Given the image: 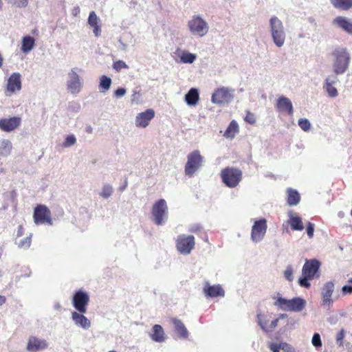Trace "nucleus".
I'll list each match as a JSON object with an SVG mask.
<instances>
[{
	"label": "nucleus",
	"instance_id": "obj_1",
	"mask_svg": "<svg viewBox=\"0 0 352 352\" xmlns=\"http://www.w3.org/2000/svg\"><path fill=\"white\" fill-rule=\"evenodd\" d=\"M332 69L336 76L344 74L349 68L351 54L346 47H337L331 54Z\"/></svg>",
	"mask_w": 352,
	"mask_h": 352
},
{
	"label": "nucleus",
	"instance_id": "obj_2",
	"mask_svg": "<svg viewBox=\"0 0 352 352\" xmlns=\"http://www.w3.org/2000/svg\"><path fill=\"white\" fill-rule=\"evenodd\" d=\"M320 265V262L316 258L306 259L302 268V276L298 280V285L302 287L309 288L311 287L309 280L319 277Z\"/></svg>",
	"mask_w": 352,
	"mask_h": 352
},
{
	"label": "nucleus",
	"instance_id": "obj_3",
	"mask_svg": "<svg viewBox=\"0 0 352 352\" xmlns=\"http://www.w3.org/2000/svg\"><path fill=\"white\" fill-rule=\"evenodd\" d=\"M269 31L274 44L277 47H281L286 41V31L283 22L276 15L269 19Z\"/></svg>",
	"mask_w": 352,
	"mask_h": 352
},
{
	"label": "nucleus",
	"instance_id": "obj_4",
	"mask_svg": "<svg viewBox=\"0 0 352 352\" xmlns=\"http://www.w3.org/2000/svg\"><path fill=\"white\" fill-rule=\"evenodd\" d=\"M190 33L195 36L203 37L209 32V24L201 14H194L187 22Z\"/></svg>",
	"mask_w": 352,
	"mask_h": 352
},
{
	"label": "nucleus",
	"instance_id": "obj_5",
	"mask_svg": "<svg viewBox=\"0 0 352 352\" xmlns=\"http://www.w3.org/2000/svg\"><path fill=\"white\" fill-rule=\"evenodd\" d=\"M152 220L157 226L164 225L168 215V209L166 201L160 199L155 202L151 210Z\"/></svg>",
	"mask_w": 352,
	"mask_h": 352
},
{
	"label": "nucleus",
	"instance_id": "obj_6",
	"mask_svg": "<svg viewBox=\"0 0 352 352\" xmlns=\"http://www.w3.org/2000/svg\"><path fill=\"white\" fill-rule=\"evenodd\" d=\"M222 182L228 188H235L242 179V171L236 168L226 167L221 170Z\"/></svg>",
	"mask_w": 352,
	"mask_h": 352
},
{
	"label": "nucleus",
	"instance_id": "obj_7",
	"mask_svg": "<svg viewBox=\"0 0 352 352\" xmlns=\"http://www.w3.org/2000/svg\"><path fill=\"white\" fill-rule=\"evenodd\" d=\"M235 90L228 87H220L214 90L211 96V102L218 105L227 104L234 98Z\"/></svg>",
	"mask_w": 352,
	"mask_h": 352
},
{
	"label": "nucleus",
	"instance_id": "obj_8",
	"mask_svg": "<svg viewBox=\"0 0 352 352\" xmlns=\"http://www.w3.org/2000/svg\"><path fill=\"white\" fill-rule=\"evenodd\" d=\"M175 245L181 254L188 255L195 248V237L192 235L179 234L176 239Z\"/></svg>",
	"mask_w": 352,
	"mask_h": 352
},
{
	"label": "nucleus",
	"instance_id": "obj_9",
	"mask_svg": "<svg viewBox=\"0 0 352 352\" xmlns=\"http://www.w3.org/2000/svg\"><path fill=\"white\" fill-rule=\"evenodd\" d=\"M89 302V296L85 291L79 289L73 295L72 303L76 311L86 313Z\"/></svg>",
	"mask_w": 352,
	"mask_h": 352
},
{
	"label": "nucleus",
	"instance_id": "obj_10",
	"mask_svg": "<svg viewBox=\"0 0 352 352\" xmlns=\"http://www.w3.org/2000/svg\"><path fill=\"white\" fill-rule=\"evenodd\" d=\"M78 68H72L68 73L67 80V89L73 94L80 92L82 87V81L80 76L77 73Z\"/></svg>",
	"mask_w": 352,
	"mask_h": 352
},
{
	"label": "nucleus",
	"instance_id": "obj_11",
	"mask_svg": "<svg viewBox=\"0 0 352 352\" xmlns=\"http://www.w3.org/2000/svg\"><path fill=\"white\" fill-rule=\"evenodd\" d=\"M267 229V224L265 219L261 218L256 220L252 226L251 240L256 243L261 241L264 239Z\"/></svg>",
	"mask_w": 352,
	"mask_h": 352
},
{
	"label": "nucleus",
	"instance_id": "obj_12",
	"mask_svg": "<svg viewBox=\"0 0 352 352\" xmlns=\"http://www.w3.org/2000/svg\"><path fill=\"white\" fill-rule=\"evenodd\" d=\"M272 314H257V322L261 329L269 333L272 331L278 325V319H272Z\"/></svg>",
	"mask_w": 352,
	"mask_h": 352
},
{
	"label": "nucleus",
	"instance_id": "obj_13",
	"mask_svg": "<svg viewBox=\"0 0 352 352\" xmlns=\"http://www.w3.org/2000/svg\"><path fill=\"white\" fill-rule=\"evenodd\" d=\"M34 221L36 225L47 223L52 224L51 212L45 205H38L34 211Z\"/></svg>",
	"mask_w": 352,
	"mask_h": 352
},
{
	"label": "nucleus",
	"instance_id": "obj_14",
	"mask_svg": "<svg viewBox=\"0 0 352 352\" xmlns=\"http://www.w3.org/2000/svg\"><path fill=\"white\" fill-rule=\"evenodd\" d=\"M335 289V284L333 281H328L325 283L321 287V305L330 309L333 305V300L332 295Z\"/></svg>",
	"mask_w": 352,
	"mask_h": 352
},
{
	"label": "nucleus",
	"instance_id": "obj_15",
	"mask_svg": "<svg viewBox=\"0 0 352 352\" xmlns=\"http://www.w3.org/2000/svg\"><path fill=\"white\" fill-rule=\"evenodd\" d=\"M21 89V75L19 72L12 73L8 78L5 90L7 96H11Z\"/></svg>",
	"mask_w": 352,
	"mask_h": 352
},
{
	"label": "nucleus",
	"instance_id": "obj_16",
	"mask_svg": "<svg viewBox=\"0 0 352 352\" xmlns=\"http://www.w3.org/2000/svg\"><path fill=\"white\" fill-rule=\"evenodd\" d=\"M203 162L202 155H188L185 165V174L188 177H192L202 166Z\"/></svg>",
	"mask_w": 352,
	"mask_h": 352
},
{
	"label": "nucleus",
	"instance_id": "obj_17",
	"mask_svg": "<svg viewBox=\"0 0 352 352\" xmlns=\"http://www.w3.org/2000/svg\"><path fill=\"white\" fill-rule=\"evenodd\" d=\"M203 293L206 298H214L217 297H224L225 291L221 285H211L206 282L203 288Z\"/></svg>",
	"mask_w": 352,
	"mask_h": 352
},
{
	"label": "nucleus",
	"instance_id": "obj_18",
	"mask_svg": "<svg viewBox=\"0 0 352 352\" xmlns=\"http://www.w3.org/2000/svg\"><path fill=\"white\" fill-rule=\"evenodd\" d=\"M47 347L48 344L45 339L32 336L28 338L26 349L29 352H38Z\"/></svg>",
	"mask_w": 352,
	"mask_h": 352
},
{
	"label": "nucleus",
	"instance_id": "obj_19",
	"mask_svg": "<svg viewBox=\"0 0 352 352\" xmlns=\"http://www.w3.org/2000/svg\"><path fill=\"white\" fill-rule=\"evenodd\" d=\"M155 117V111L152 109H148L145 111L139 113L135 117V126L139 128H146Z\"/></svg>",
	"mask_w": 352,
	"mask_h": 352
},
{
	"label": "nucleus",
	"instance_id": "obj_20",
	"mask_svg": "<svg viewBox=\"0 0 352 352\" xmlns=\"http://www.w3.org/2000/svg\"><path fill=\"white\" fill-rule=\"evenodd\" d=\"M338 82V76L334 74L329 75L324 79L323 83V89L327 91L329 97L336 98L338 96V91L334 87V85Z\"/></svg>",
	"mask_w": 352,
	"mask_h": 352
},
{
	"label": "nucleus",
	"instance_id": "obj_21",
	"mask_svg": "<svg viewBox=\"0 0 352 352\" xmlns=\"http://www.w3.org/2000/svg\"><path fill=\"white\" fill-rule=\"evenodd\" d=\"M21 123L19 117H12L0 120V129L5 132H10L18 128Z\"/></svg>",
	"mask_w": 352,
	"mask_h": 352
},
{
	"label": "nucleus",
	"instance_id": "obj_22",
	"mask_svg": "<svg viewBox=\"0 0 352 352\" xmlns=\"http://www.w3.org/2000/svg\"><path fill=\"white\" fill-rule=\"evenodd\" d=\"M85 313L78 311H73L72 313V320L78 327L87 330L91 327V321L84 316Z\"/></svg>",
	"mask_w": 352,
	"mask_h": 352
},
{
	"label": "nucleus",
	"instance_id": "obj_23",
	"mask_svg": "<svg viewBox=\"0 0 352 352\" xmlns=\"http://www.w3.org/2000/svg\"><path fill=\"white\" fill-rule=\"evenodd\" d=\"M276 107L279 112H287L289 116H292L294 113V108L292 101L289 98L284 96L278 97Z\"/></svg>",
	"mask_w": 352,
	"mask_h": 352
},
{
	"label": "nucleus",
	"instance_id": "obj_24",
	"mask_svg": "<svg viewBox=\"0 0 352 352\" xmlns=\"http://www.w3.org/2000/svg\"><path fill=\"white\" fill-rule=\"evenodd\" d=\"M89 25L93 28V33L96 37L101 34L100 19L94 11H91L87 19Z\"/></svg>",
	"mask_w": 352,
	"mask_h": 352
},
{
	"label": "nucleus",
	"instance_id": "obj_25",
	"mask_svg": "<svg viewBox=\"0 0 352 352\" xmlns=\"http://www.w3.org/2000/svg\"><path fill=\"white\" fill-rule=\"evenodd\" d=\"M287 217L289 218L287 221L288 224L290 226L292 230L302 231L304 230V225L300 217L294 215L292 211L287 212Z\"/></svg>",
	"mask_w": 352,
	"mask_h": 352
},
{
	"label": "nucleus",
	"instance_id": "obj_26",
	"mask_svg": "<svg viewBox=\"0 0 352 352\" xmlns=\"http://www.w3.org/2000/svg\"><path fill=\"white\" fill-rule=\"evenodd\" d=\"M333 24L340 28L348 34H352V20L344 16H337L333 19Z\"/></svg>",
	"mask_w": 352,
	"mask_h": 352
},
{
	"label": "nucleus",
	"instance_id": "obj_27",
	"mask_svg": "<svg viewBox=\"0 0 352 352\" xmlns=\"http://www.w3.org/2000/svg\"><path fill=\"white\" fill-rule=\"evenodd\" d=\"M151 340L155 342H164L166 340V336L162 327L160 324H155L152 328V333L150 334Z\"/></svg>",
	"mask_w": 352,
	"mask_h": 352
},
{
	"label": "nucleus",
	"instance_id": "obj_28",
	"mask_svg": "<svg viewBox=\"0 0 352 352\" xmlns=\"http://www.w3.org/2000/svg\"><path fill=\"white\" fill-rule=\"evenodd\" d=\"M307 305V302L301 297H294L290 299L289 311L300 312Z\"/></svg>",
	"mask_w": 352,
	"mask_h": 352
},
{
	"label": "nucleus",
	"instance_id": "obj_29",
	"mask_svg": "<svg viewBox=\"0 0 352 352\" xmlns=\"http://www.w3.org/2000/svg\"><path fill=\"white\" fill-rule=\"evenodd\" d=\"M172 322L175 332L178 336L182 339H186L188 337V331L182 322V321L177 318H172Z\"/></svg>",
	"mask_w": 352,
	"mask_h": 352
},
{
	"label": "nucleus",
	"instance_id": "obj_30",
	"mask_svg": "<svg viewBox=\"0 0 352 352\" xmlns=\"http://www.w3.org/2000/svg\"><path fill=\"white\" fill-rule=\"evenodd\" d=\"M177 54L179 57V62L182 63L192 64L197 59V55L189 52L187 50H182L178 49Z\"/></svg>",
	"mask_w": 352,
	"mask_h": 352
},
{
	"label": "nucleus",
	"instance_id": "obj_31",
	"mask_svg": "<svg viewBox=\"0 0 352 352\" xmlns=\"http://www.w3.org/2000/svg\"><path fill=\"white\" fill-rule=\"evenodd\" d=\"M34 45V38L31 36H25L21 40V51L26 54L33 50Z\"/></svg>",
	"mask_w": 352,
	"mask_h": 352
},
{
	"label": "nucleus",
	"instance_id": "obj_32",
	"mask_svg": "<svg viewBox=\"0 0 352 352\" xmlns=\"http://www.w3.org/2000/svg\"><path fill=\"white\" fill-rule=\"evenodd\" d=\"M199 100V94L198 89L196 88H191L185 95V101L188 105L195 106L197 104Z\"/></svg>",
	"mask_w": 352,
	"mask_h": 352
},
{
	"label": "nucleus",
	"instance_id": "obj_33",
	"mask_svg": "<svg viewBox=\"0 0 352 352\" xmlns=\"http://www.w3.org/2000/svg\"><path fill=\"white\" fill-rule=\"evenodd\" d=\"M287 202L289 206H296L300 201V196L296 190L289 188L287 190Z\"/></svg>",
	"mask_w": 352,
	"mask_h": 352
},
{
	"label": "nucleus",
	"instance_id": "obj_34",
	"mask_svg": "<svg viewBox=\"0 0 352 352\" xmlns=\"http://www.w3.org/2000/svg\"><path fill=\"white\" fill-rule=\"evenodd\" d=\"M274 299L275 300L274 305L276 307H277L280 310L289 311L290 299L288 300L282 297L280 294H278V296L274 297Z\"/></svg>",
	"mask_w": 352,
	"mask_h": 352
},
{
	"label": "nucleus",
	"instance_id": "obj_35",
	"mask_svg": "<svg viewBox=\"0 0 352 352\" xmlns=\"http://www.w3.org/2000/svg\"><path fill=\"white\" fill-rule=\"evenodd\" d=\"M239 132V125L235 120L231 121L223 135L226 138H233Z\"/></svg>",
	"mask_w": 352,
	"mask_h": 352
},
{
	"label": "nucleus",
	"instance_id": "obj_36",
	"mask_svg": "<svg viewBox=\"0 0 352 352\" xmlns=\"http://www.w3.org/2000/svg\"><path fill=\"white\" fill-rule=\"evenodd\" d=\"M112 83L111 79L105 76L102 75L100 77V84H99V89L101 92L105 93L107 92L111 87Z\"/></svg>",
	"mask_w": 352,
	"mask_h": 352
},
{
	"label": "nucleus",
	"instance_id": "obj_37",
	"mask_svg": "<svg viewBox=\"0 0 352 352\" xmlns=\"http://www.w3.org/2000/svg\"><path fill=\"white\" fill-rule=\"evenodd\" d=\"M331 2L335 8L344 10L352 7V0H331Z\"/></svg>",
	"mask_w": 352,
	"mask_h": 352
},
{
	"label": "nucleus",
	"instance_id": "obj_38",
	"mask_svg": "<svg viewBox=\"0 0 352 352\" xmlns=\"http://www.w3.org/2000/svg\"><path fill=\"white\" fill-rule=\"evenodd\" d=\"M113 192V188L110 184H106L102 186L101 192L99 193L100 196L104 199L110 197Z\"/></svg>",
	"mask_w": 352,
	"mask_h": 352
},
{
	"label": "nucleus",
	"instance_id": "obj_39",
	"mask_svg": "<svg viewBox=\"0 0 352 352\" xmlns=\"http://www.w3.org/2000/svg\"><path fill=\"white\" fill-rule=\"evenodd\" d=\"M76 143V136L74 134H70L65 137L64 142L62 143V146L64 148H69L74 146Z\"/></svg>",
	"mask_w": 352,
	"mask_h": 352
},
{
	"label": "nucleus",
	"instance_id": "obj_40",
	"mask_svg": "<svg viewBox=\"0 0 352 352\" xmlns=\"http://www.w3.org/2000/svg\"><path fill=\"white\" fill-rule=\"evenodd\" d=\"M32 242V234L29 236L21 239L17 243L19 248L28 249L30 247Z\"/></svg>",
	"mask_w": 352,
	"mask_h": 352
},
{
	"label": "nucleus",
	"instance_id": "obj_41",
	"mask_svg": "<svg viewBox=\"0 0 352 352\" xmlns=\"http://www.w3.org/2000/svg\"><path fill=\"white\" fill-rule=\"evenodd\" d=\"M298 126L304 131H308L311 128V123L307 118H300L298 121Z\"/></svg>",
	"mask_w": 352,
	"mask_h": 352
},
{
	"label": "nucleus",
	"instance_id": "obj_42",
	"mask_svg": "<svg viewBox=\"0 0 352 352\" xmlns=\"http://www.w3.org/2000/svg\"><path fill=\"white\" fill-rule=\"evenodd\" d=\"M112 67L114 70L118 72L123 69L129 68L128 65H126L125 62L121 60L114 62Z\"/></svg>",
	"mask_w": 352,
	"mask_h": 352
},
{
	"label": "nucleus",
	"instance_id": "obj_43",
	"mask_svg": "<svg viewBox=\"0 0 352 352\" xmlns=\"http://www.w3.org/2000/svg\"><path fill=\"white\" fill-rule=\"evenodd\" d=\"M0 148L6 153H9L12 149V143L8 140H3L0 142Z\"/></svg>",
	"mask_w": 352,
	"mask_h": 352
},
{
	"label": "nucleus",
	"instance_id": "obj_44",
	"mask_svg": "<svg viewBox=\"0 0 352 352\" xmlns=\"http://www.w3.org/2000/svg\"><path fill=\"white\" fill-rule=\"evenodd\" d=\"M203 230H204V228L201 226V225L199 223L192 224L188 228L189 232L195 233V234L201 233L203 232Z\"/></svg>",
	"mask_w": 352,
	"mask_h": 352
},
{
	"label": "nucleus",
	"instance_id": "obj_45",
	"mask_svg": "<svg viewBox=\"0 0 352 352\" xmlns=\"http://www.w3.org/2000/svg\"><path fill=\"white\" fill-rule=\"evenodd\" d=\"M284 277L289 282L293 281V268L291 265H287L284 272Z\"/></svg>",
	"mask_w": 352,
	"mask_h": 352
},
{
	"label": "nucleus",
	"instance_id": "obj_46",
	"mask_svg": "<svg viewBox=\"0 0 352 352\" xmlns=\"http://www.w3.org/2000/svg\"><path fill=\"white\" fill-rule=\"evenodd\" d=\"M311 343L316 348L322 346V341H321L320 336L318 333H315L313 335V337L311 339Z\"/></svg>",
	"mask_w": 352,
	"mask_h": 352
},
{
	"label": "nucleus",
	"instance_id": "obj_47",
	"mask_svg": "<svg viewBox=\"0 0 352 352\" xmlns=\"http://www.w3.org/2000/svg\"><path fill=\"white\" fill-rule=\"evenodd\" d=\"M283 342L280 343L270 342L269 343V348L272 352H280L282 350Z\"/></svg>",
	"mask_w": 352,
	"mask_h": 352
},
{
	"label": "nucleus",
	"instance_id": "obj_48",
	"mask_svg": "<svg viewBox=\"0 0 352 352\" xmlns=\"http://www.w3.org/2000/svg\"><path fill=\"white\" fill-rule=\"evenodd\" d=\"M314 224L309 221L307 224V234L309 239H311L314 236Z\"/></svg>",
	"mask_w": 352,
	"mask_h": 352
},
{
	"label": "nucleus",
	"instance_id": "obj_49",
	"mask_svg": "<svg viewBox=\"0 0 352 352\" xmlns=\"http://www.w3.org/2000/svg\"><path fill=\"white\" fill-rule=\"evenodd\" d=\"M344 333H345L344 329H342L340 331V332L338 333V334L336 335V343L339 346H343L342 340H343V338L344 337Z\"/></svg>",
	"mask_w": 352,
	"mask_h": 352
},
{
	"label": "nucleus",
	"instance_id": "obj_50",
	"mask_svg": "<svg viewBox=\"0 0 352 352\" xmlns=\"http://www.w3.org/2000/svg\"><path fill=\"white\" fill-rule=\"evenodd\" d=\"M126 91L124 88L120 87L114 91L113 96L117 98H120L123 97L126 94Z\"/></svg>",
	"mask_w": 352,
	"mask_h": 352
},
{
	"label": "nucleus",
	"instance_id": "obj_51",
	"mask_svg": "<svg viewBox=\"0 0 352 352\" xmlns=\"http://www.w3.org/2000/svg\"><path fill=\"white\" fill-rule=\"evenodd\" d=\"M245 120L251 124H254L256 122V118L254 115L250 112L247 113L245 117Z\"/></svg>",
	"mask_w": 352,
	"mask_h": 352
},
{
	"label": "nucleus",
	"instance_id": "obj_52",
	"mask_svg": "<svg viewBox=\"0 0 352 352\" xmlns=\"http://www.w3.org/2000/svg\"><path fill=\"white\" fill-rule=\"evenodd\" d=\"M282 351L283 352H296L295 349L287 342H283Z\"/></svg>",
	"mask_w": 352,
	"mask_h": 352
},
{
	"label": "nucleus",
	"instance_id": "obj_53",
	"mask_svg": "<svg viewBox=\"0 0 352 352\" xmlns=\"http://www.w3.org/2000/svg\"><path fill=\"white\" fill-rule=\"evenodd\" d=\"M342 292L344 295L352 293V285H344L342 287Z\"/></svg>",
	"mask_w": 352,
	"mask_h": 352
},
{
	"label": "nucleus",
	"instance_id": "obj_54",
	"mask_svg": "<svg viewBox=\"0 0 352 352\" xmlns=\"http://www.w3.org/2000/svg\"><path fill=\"white\" fill-rule=\"evenodd\" d=\"M127 185H128V182H127V179H126L124 180V182L123 185H122V186H120L119 187V188H118V189H119V190H120V192L124 191V190L126 188Z\"/></svg>",
	"mask_w": 352,
	"mask_h": 352
},
{
	"label": "nucleus",
	"instance_id": "obj_55",
	"mask_svg": "<svg viewBox=\"0 0 352 352\" xmlns=\"http://www.w3.org/2000/svg\"><path fill=\"white\" fill-rule=\"evenodd\" d=\"M80 12V8L79 7H75L73 10H72V14L74 16H76L77 14H78Z\"/></svg>",
	"mask_w": 352,
	"mask_h": 352
},
{
	"label": "nucleus",
	"instance_id": "obj_56",
	"mask_svg": "<svg viewBox=\"0 0 352 352\" xmlns=\"http://www.w3.org/2000/svg\"><path fill=\"white\" fill-rule=\"evenodd\" d=\"M23 228L21 226H19L17 231V236H21L23 234Z\"/></svg>",
	"mask_w": 352,
	"mask_h": 352
},
{
	"label": "nucleus",
	"instance_id": "obj_57",
	"mask_svg": "<svg viewBox=\"0 0 352 352\" xmlns=\"http://www.w3.org/2000/svg\"><path fill=\"white\" fill-rule=\"evenodd\" d=\"M6 301V298L4 296L0 295V306L3 305Z\"/></svg>",
	"mask_w": 352,
	"mask_h": 352
},
{
	"label": "nucleus",
	"instance_id": "obj_58",
	"mask_svg": "<svg viewBox=\"0 0 352 352\" xmlns=\"http://www.w3.org/2000/svg\"><path fill=\"white\" fill-rule=\"evenodd\" d=\"M54 309L55 310H58V311H60L61 309V305L59 302H56L54 305Z\"/></svg>",
	"mask_w": 352,
	"mask_h": 352
},
{
	"label": "nucleus",
	"instance_id": "obj_59",
	"mask_svg": "<svg viewBox=\"0 0 352 352\" xmlns=\"http://www.w3.org/2000/svg\"><path fill=\"white\" fill-rule=\"evenodd\" d=\"M287 318V315L286 314H280L278 316V318H276V319H278V321L280 320V319H283V318Z\"/></svg>",
	"mask_w": 352,
	"mask_h": 352
},
{
	"label": "nucleus",
	"instance_id": "obj_60",
	"mask_svg": "<svg viewBox=\"0 0 352 352\" xmlns=\"http://www.w3.org/2000/svg\"><path fill=\"white\" fill-rule=\"evenodd\" d=\"M3 58L2 55L0 54V68L3 65Z\"/></svg>",
	"mask_w": 352,
	"mask_h": 352
},
{
	"label": "nucleus",
	"instance_id": "obj_61",
	"mask_svg": "<svg viewBox=\"0 0 352 352\" xmlns=\"http://www.w3.org/2000/svg\"><path fill=\"white\" fill-rule=\"evenodd\" d=\"M136 94H137L136 92H134V94L132 95V99H131L132 101H134L135 100Z\"/></svg>",
	"mask_w": 352,
	"mask_h": 352
},
{
	"label": "nucleus",
	"instance_id": "obj_62",
	"mask_svg": "<svg viewBox=\"0 0 352 352\" xmlns=\"http://www.w3.org/2000/svg\"><path fill=\"white\" fill-rule=\"evenodd\" d=\"M191 154H193V155L199 154V152L198 151H194Z\"/></svg>",
	"mask_w": 352,
	"mask_h": 352
},
{
	"label": "nucleus",
	"instance_id": "obj_63",
	"mask_svg": "<svg viewBox=\"0 0 352 352\" xmlns=\"http://www.w3.org/2000/svg\"><path fill=\"white\" fill-rule=\"evenodd\" d=\"M108 352H117V351L113 350V351H109Z\"/></svg>",
	"mask_w": 352,
	"mask_h": 352
},
{
	"label": "nucleus",
	"instance_id": "obj_64",
	"mask_svg": "<svg viewBox=\"0 0 352 352\" xmlns=\"http://www.w3.org/2000/svg\"><path fill=\"white\" fill-rule=\"evenodd\" d=\"M349 283L352 284V278L349 280Z\"/></svg>",
	"mask_w": 352,
	"mask_h": 352
}]
</instances>
